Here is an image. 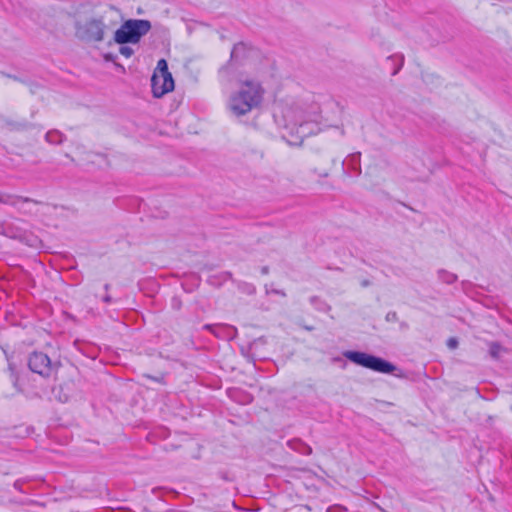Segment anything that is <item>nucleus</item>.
<instances>
[{
  "instance_id": "obj_1",
  "label": "nucleus",
  "mask_w": 512,
  "mask_h": 512,
  "mask_svg": "<svg viewBox=\"0 0 512 512\" xmlns=\"http://www.w3.org/2000/svg\"><path fill=\"white\" fill-rule=\"evenodd\" d=\"M265 90L259 81L249 79L239 83L228 100L229 111L237 116H244L261 106Z\"/></svg>"
},
{
  "instance_id": "obj_2",
  "label": "nucleus",
  "mask_w": 512,
  "mask_h": 512,
  "mask_svg": "<svg viewBox=\"0 0 512 512\" xmlns=\"http://www.w3.org/2000/svg\"><path fill=\"white\" fill-rule=\"evenodd\" d=\"M108 14V11H105L85 21L76 20L74 23L76 37L88 43L102 42L106 31L114 29L118 24L117 20L110 18Z\"/></svg>"
},
{
  "instance_id": "obj_3",
  "label": "nucleus",
  "mask_w": 512,
  "mask_h": 512,
  "mask_svg": "<svg viewBox=\"0 0 512 512\" xmlns=\"http://www.w3.org/2000/svg\"><path fill=\"white\" fill-rule=\"evenodd\" d=\"M151 27L152 25L149 20L129 19L115 31L113 39L120 45L136 44L151 30Z\"/></svg>"
},
{
  "instance_id": "obj_4",
  "label": "nucleus",
  "mask_w": 512,
  "mask_h": 512,
  "mask_svg": "<svg viewBox=\"0 0 512 512\" xmlns=\"http://www.w3.org/2000/svg\"><path fill=\"white\" fill-rule=\"evenodd\" d=\"M343 355L351 362L379 373L390 374L396 370L392 363L365 352L346 351Z\"/></svg>"
},
{
  "instance_id": "obj_5",
  "label": "nucleus",
  "mask_w": 512,
  "mask_h": 512,
  "mask_svg": "<svg viewBox=\"0 0 512 512\" xmlns=\"http://www.w3.org/2000/svg\"><path fill=\"white\" fill-rule=\"evenodd\" d=\"M151 88L155 98H161L174 89V80L165 59L157 62L156 70L151 77Z\"/></svg>"
},
{
  "instance_id": "obj_6",
  "label": "nucleus",
  "mask_w": 512,
  "mask_h": 512,
  "mask_svg": "<svg viewBox=\"0 0 512 512\" xmlns=\"http://www.w3.org/2000/svg\"><path fill=\"white\" fill-rule=\"evenodd\" d=\"M28 366L34 373L48 378L55 370V365L52 364L51 359L43 352H33L28 358Z\"/></svg>"
},
{
  "instance_id": "obj_7",
  "label": "nucleus",
  "mask_w": 512,
  "mask_h": 512,
  "mask_svg": "<svg viewBox=\"0 0 512 512\" xmlns=\"http://www.w3.org/2000/svg\"><path fill=\"white\" fill-rule=\"evenodd\" d=\"M284 117L287 121L286 126L288 127L289 125H291L292 129L294 127L302 128L303 124L305 123V120H304V117H303L301 111L288 110L285 113Z\"/></svg>"
},
{
  "instance_id": "obj_8",
  "label": "nucleus",
  "mask_w": 512,
  "mask_h": 512,
  "mask_svg": "<svg viewBox=\"0 0 512 512\" xmlns=\"http://www.w3.org/2000/svg\"><path fill=\"white\" fill-rule=\"evenodd\" d=\"M248 51H249V47L245 43L240 42V43L235 44L232 48L231 55H230L231 61H239V60L245 58L248 54Z\"/></svg>"
},
{
  "instance_id": "obj_9",
  "label": "nucleus",
  "mask_w": 512,
  "mask_h": 512,
  "mask_svg": "<svg viewBox=\"0 0 512 512\" xmlns=\"http://www.w3.org/2000/svg\"><path fill=\"white\" fill-rule=\"evenodd\" d=\"M20 202L29 203V202H35V201L29 197L13 195V194H4V195H2V197H0V203H2V204L16 205Z\"/></svg>"
},
{
  "instance_id": "obj_10",
  "label": "nucleus",
  "mask_w": 512,
  "mask_h": 512,
  "mask_svg": "<svg viewBox=\"0 0 512 512\" xmlns=\"http://www.w3.org/2000/svg\"><path fill=\"white\" fill-rule=\"evenodd\" d=\"M288 445L295 451L303 455H310L312 448L301 440H292L288 442Z\"/></svg>"
},
{
  "instance_id": "obj_11",
  "label": "nucleus",
  "mask_w": 512,
  "mask_h": 512,
  "mask_svg": "<svg viewBox=\"0 0 512 512\" xmlns=\"http://www.w3.org/2000/svg\"><path fill=\"white\" fill-rule=\"evenodd\" d=\"M45 139L50 144H60L64 140V135L58 130H50L46 133Z\"/></svg>"
},
{
  "instance_id": "obj_12",
  "label": "nucleus",
  "mask_w": 512,
  "mask_h": 512,
  "mask_svg": "<svg viewBox=\"0 0 512 512\" xmlns=\"http://www.w3.org/2000/svg\"><path fill=\"white\" fill-rule=\"evenodd\" d=\"M438 277L439 279L446 283V284H452L457 280V275L453 274L451 272H448L446 270H439L438 271Z\"/></svg>"
},
{
  "instance_id": "obj_13",
  "label": "nucleus",
  "mask_w": 512,
  "mask_h": 512,
  "mask_svg": "<svg viewBox=\"0 0 512 512\" xmlns=\"http://www.w3.org/2000/svg\"><path fill=\"white\" fill-rule=\"evenodd\" d=\"M504 348L498 342H491L489 344V354L493 359H499L500 353Z\"/></svg>"
},
{
  "instance_id": "obj_14",
  "label": "nucleus",
  "mask_w": 512,
  "mask_h": 512,
  "mask_svg": "<svg viewBox=\"0 0 512 512\" xmlns=\"http://www.w3.org/2000/svg\"><path fill=\"white\" fill-rule=\"evenodd\" d=\"M14 130L23 131L27 130L31 127V124L28 122H9L8 123Z\"/></svg>"
},
{
  "instance_id": "obj_15",
  "label": "nucleus",
  "mask_w": 512,
  "mask_h": 512,
  "mask_svg": "<svg viewBox=\"0 0 512 512\" xmlns=\"http://www.w3.org/2000/svg\"><path fill=\"white\" fill-rule=\"evenodd\" d=\"M119 52L126 58H129L134 54V50L131 47L123 45L119 48Z\"/></svg>"
},
{
  "instance_id": "obj_16",
  "label": "nucleus",
  "mask_w": 512,
  "mask_h": 512,
  "mask_svg": "<svg viewBox=\"0 0 512 512\" xmlns=\"http://www.w3.org/2000/svg\"><path fill=\"white\" fill-rule=\"evenodd\" d=\"M385 319L387 322H396L398 321V315L395 311H390L386 314Z\"/></svg>"
},
{
  "instance_id": "obj_17",
  "label": "nucleus",
  "mask_w": 512,
  "mask_h": 512,
  "mask_svg": "<svg viewBox=\"0 0 512 512\" xmlns=\"http://www.w3.org/2000/svg\"><path fill=\"white\" fill-rule=\"evenodd\" d=\"M399 57H400V64H399V66H398V67L393 71L392 75H396V74L399 72V70L401 69L402 65H403L404 57H403V55H400Z\"/></svg>"
},
{
  "instance_id": "obj_18",
  "label": "nucleus",
  "mask_w": 512,
  "mask_h": 512,
  "mask_svg": "<svg viewBox=\"0 0 512 512\" xmlns=\"http://www.w3.org/2000/svg\"><path fill=\"white\" fill-rule=\"evenodd\" d=\"M457 344H458V342H457V340H456L455 338H450V339L448 340V346H449L450 348H456V347H457Z\"/></svg>"
},
{
  "instance_id": "obj_19",
  "label": "nucleus",
  "mask_w": 512,
  "mask_h": 512,
  "mask_svg": "<svg viewBox=\"0 0 512 512\" xmlns=\"http://www.w3.org/2000/svg\"><path fill=\"white\" fill-rule=\"evenodd\" d=\"M103 301H104L105 303H111V302H112V298H111V296H110V295H108V294H107V295H105V296L103 297Z\"/></svg>"
},
{
  "instance_id": "obj_20",
  "label": "nucleus",
  "mask_w": 512,
  "mask_h": 512,
  "mask_svg": "<svg viewBox=\"0 0 512 512\" xmlns=\"http://www.w3.org/2000/svg\"><path fill=\"white\" fill-rule=\"evenodd\" d=\"M370 284H371V283H370V281H369V280H363V281L361 282V285H362L363 287H368Z\"/></svg>"
},
{
  "instance_id": "obj_21",
  "label": "nucleus",
  "mask_w": 512,
  "mask_h": 512,
  "mask_svg": "<svg viewBox=\"0 0 512 512\" xmlns=\"http://www.w3.org/2000/svg\"><path fill=\"white\" fill-rule=\"evenodd\" d=\"M261 272H262L263 274H268V272H269V268L265 266V267H263V268L261 269Z\"/></svg>"
},
{
  "instance_id": "obj_22",
  "label": "nucleus",
  "mask_w": 512,
  "mask_h": 512,
  "mask_svg": "<svg viewBox=\"0 0 512 512\" xmlns=\"http://www.w3.org/2000/svg\"><path fill=\"white\" fill-rule=\"evenodd\" d=\"M109 11L110 12H117V9L114 7V6H109Z\"/></svg>"
},
{
  "instance_id": "obj_23",
  "label": "nucleus",
  "mask_w": 512,
  "mask_h": 512,
  "mask_svg": "<svg viewBox=\"0 0 512 512\" xmlns=\"http://www.w3.org/2000/svg\"><path fill=\"white\" fill-rule=\"evenodd\" d=\"M212 327H213V326H212V325H210V324H206V325H204V329L212 330Z\"/></svg>"
},
{
  "instance_id": "obj_24",
  "label": "nucleus",
  "mask_w": 512,
  "mask_h": 512,
  "mask_svg": "<svg viewBox=\"0 0 512 512\" xmlns=\"http://www.w3.org/2000/svg\"><path fill=\"white\" fill-rule=\"evenodd\" d=\"M317 299H318L317 296H313V297L310 298V302L314 303Z\"/></svg>"
},
{
  "instance_id": "obj_25",
  "label": "nucleus",
  "mask_w": 512,
  "mask_h": 512,
  "mask_svg": "<svg viewBox=\"0 0 512 512\" xmlns=\"http://www.w3.org/2000/svg\"><path fill=\"white\" fill-rule=\"evenodd\" d=\"M0 234H4L3 225H0Z\"/></svg>"
},
{
  "instance_id": "obj_26",
  "label": "nucleus",
  "mask_w": 512,
  "mask_h": 512,
  "mask_svg": "<svg viewBox=\"0 0 512 512\" xmlns=\"http://www.w3.org/2000/svg\"><path fill=\"white\" fill-rule=\"evenodd\" d=\"M104 288L105 290H108L110 288V284H105Z\"/></svg>"
},
{
  "instance_id": "obj_27",
  "label": "nucleus",
  "mask_w": 512,
  "mask_h": 512,
  "mask_svg": "<svg viewBox=\"0 0 512 512\" xmlns=\"http://www.w3.org/2000/svg\"><path fill=\"white\" fill-rule=\"evenodd\" d=\"M322 177H327L328 176V173H323V174H320Z\"/></svg>"
}]
</instances>
